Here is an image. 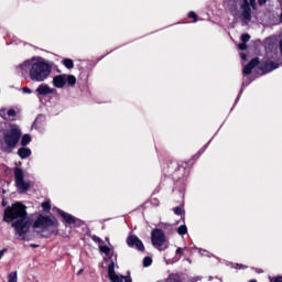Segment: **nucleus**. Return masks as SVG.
<instances>
[{
	"label": "nucleus",
	"mask_w": 282,
	"mask_h": 282,
	"mask_svg": "<svg viewBox=\"0 0 282 282\" xmlns=\"http://www.w3.org/2000/svg\"><path fill=\"white\" fill-rule=\"evenodd\" d=\"M280 52L282 54V40L280 41Z\"/></svg>",
	"instance_id": "obj_40"
},
{
	"label": "nucleus",
	"mask_w": 282,
	"mask_h": 282,
	"mask_svg": "<svg viewBox=\"0 0 282 282\" xmlns=\"http://www.w3.org/2000/svg\"><path fill=\"white\" fill-rule=\"evenodd\" d=\"M251 8H257V0H249Z\"/></svg>",
	"instance_id": "obj_30"
},
{
	"label": "nucleus",
	"mask_w": 282,
	"mask_h": 282,
	"mask_svg": "<svg viewBox=\"0 0 282 282\" xmlns=\"http://www.w3.org/2000/svg\"><path fill=\"white\" fill-rule=\"evenodd\" d=\"M151 263H153V259H151V257H145L143 259V265L144 268H149V265H151Z\"/></svg>",
	"instance_id": "obj_23"
},
{
	"label": "nucleus",
	"mask_w": 282,
	"mask_h": 282,
	"mask_svg": "<svg viewBox=\"0 0 282 282\" xmlns=\"http://www.w3.org/2000/svg\"><path fill=\"white\" fill-rule=\"evenodd\" d=\"M239 6L242 11V21H245V23H250V21H252V10L250 9V2L248 0H239Z\"/></svg>",
	"instance_id": "obj_7"
},
{
	"label": "nucleus",
	"mask_w": 282,
	"mask_h": 282,
	"mask_svg": "<svg viewBox=\"0 0 282 282\" xmlns=\"http://www.w3.org/2000/svg\"><path fill=\"white\" fill-rule=\"evenodd\" d=\"M259 65V58H253L250 61V63L243 67V74L245 76H249V74H252V69Z\"/></svg>",
	"instance_id": "obj_13"
},
{
	"label": "nucleus",
	"mask_w": 282,
	"mask_h": 282,
	"mask_svg": "<svg viewBox=\"0 0 282 282\" xmlns=\"http://www.w3.org/2000/svg\"><path fill=\"white\" fill-rule=\"evenodd\" d=\"M66 83H68L70 87H74V85H76V76L66 75Z\"/></svg>",
	"instance_id": "obj_18"
},
{
	"label": "nucleus",
	"mask_w": 282,
	"mask_h": 282,
	"mask_svg": "<svg viewBox=\"0 0 282 282\" xmlns=\"http://www.w3.org/2000/svg\"><path fill=\"white\" fill-rule=\"evenodd\" d=\"M188 17H189V19H195V21H197V14L195 12L191 11L188 13Z\"/></svg>",
	"instance_id": "obj_28"
},
{
	"label": "nucleus",
	"mask_w": 282,
	"mask_h": 282,
	"mask_svg": "<svg viewBox=\"0 0 282 282\" xmlns=\"http://www.w3.org/2000/svg\"><path fill=\"white\" fill-rule=\"evenodd\" d=\"M33 228L45 232V230H50V228H58V220L55 217L40 215L34 221Z\"/></svg>",
	"instance_id": "obj_4"
},
{
	"label": "nucleus",
	"mask_w": 282,
	"mask_h": 282,
	"mask_svg": "<svg viewBox=\"0 0 282 282\" xmlns=\"http://www.w3.org/2000/svg\"><path fill=\"white\" fill-rule=\"evenodd\" d=\"M53 85L57 89H63V87H65V85H67V75L63 74V75L55 76L53 78Z\"/></svg>",
	"instance_id": "obj_10"
},
{
	"label": "nucleus",
	"mask_w": 282,
	"mask_h": 282,
	"mask_svg": "<svg viewBox=\"0 0 282 282\" xmlns=\"http://www.w3.org/2000/svg\"><path fill=\"white\" fill-rule=\"evenodd\" d=\"M23 91L24 94H32V90L30 88H24Z\"/></svg>",
	"instance_id": "obj_34"
},
{
	"label": "nucleus",
	"mask_w": 282,
	"mask_h": 282,
	"mask_svg": "<svg viewBox=\"0 0 282 282\" xmlns=\"http://www.w3.org/2000/svg\"><path fill=\"white\" fill-rule=\"evenodd\" d=\"M227 10L230 12L231 17H239V7L235 0L227 2Z\"/></svg>",
	"instance_id": "obj_12"
},
{
	"label": "nucleus",
	"mask_w": 282,
	"mask_h": 282,
	"mask_svg": "<svg viewBox=\"0 0 282 282\" xmlns=\"http://www.w3.org/2000/svg\"><path fill=\"white\" fill-rule=\"evenodd\" d=\"M178 235H186L188 232V229L186 228V225H182L177 228Z\"/></svg>",
	"instance_id": "obj_22"
},
{
	"label": "nucleus",
	"mask_w": 282,
	"mask_h": 282,
	"mask_svg": "<svg viewBox=\"0 0 282 282\" xmlns=\"http://www.w3.org/2000/svg\"><path fill=\"white\" fill-rule=\"evenodd\" d=\"M7 116H9V118H14V116H17V111L14 109H9L7 111Z\"/></svg>",
	"instance_id": "obj_26"
},
{
	"label": "nucleus",
	"mask_w": 282,
	"mask_h": 282,
	"mask_svg": "<svg viewBox=\"0 0 282 282\" xmlns=\"http://www.w3.org/2000/svg\"><path fill=\"white\" fill-rule=\"evenodd\" d=\"M42 208L47 213L52 209V205L50 204V202H44L42 203Z\"/></svg>",
	"instance_id": "obj_24"
},
{
	"label": "nucleus",
	"mask_w": 282,
	"mask_h": 282,
	"mask_svg": "<svg viewBox=\"0 0 282 282\" xmlns=\"http://www.w3.org/2000/svg\"><path fill=\"white\" fill-rule=\"evenodd\" d=\"M108 276L111 282H131V276L116 274V269L113 263L109 264L108 267Z\"/></svg>",
	"instance_id": "obj_8"
},
{
	"label": "nucleus",
	"mask_w": 282,
	"mask_h": 282,
	"mask_svg": "<svg viewBox=\"0 0 282 282\" xmlns=\"http://www.w3.org/2000/svg\"><path fill=\"white\" fill-rule=\"evenodd\" d=\"M31 248H39V245H31Z\"/></svg>",
	"instance_id": "obj_41"
},
{
	"label": "nucleus",
	"mask_w": 282,
	"mask_h": 282,
	"mask_svg": "<svg viewBox=\"0 0 282 282\" xmlns=\"http://www.w3.org/2000/svg\"><path fill=\"white\" fill-rule=\"evenodd\" d=\"M176 254H184V251L182 250V248L176 249Z\"/></svg>",
	"instance_id": "obj_33"
},
{
	"label": "nucleus",
	"mask_w": 282,
	"mask_h": 282,
	"mask_svg": "<svg viewBox=\"0 0 282 282\" xmlns=\"http://www.w3.org/2000/svg\"><path fill=\"white\" fill-rule=\"evenodd\" d=\"M174 213H175V215H182V208L181 207H175Z\"/></svg>",
	"instance_id": "obj_29"
},
{
	"label": "nucleus",
	"mask_w": 282,
	"mask_h": 282,
	"mask_svg": "<svg viewBox=\"0 0 282 282\" xmlns=\"http://www.w3.org/2000/svg\"><path fill=\"white\" fill-rule=\"evenodd\" d=\"M7 279H8V282H18L17 271L9 273Z\"/></svg>",
	"instance_id": "obj_20"
},
{
	"label": "nucleus",
	"mask_w": 282,
	"mask_h": 282,
	"mask_svg": "<svg viewBox=\"0 0 282 282\" xmlns=\"http://www.w3.org/2000/svg\"><path fill=\"white\" fill-rule=\"evenodd\" d=\"M30 142H32V138L30 137V134H24L21 140L22 147H28Z\"/></svg>",
	"instance_id": "obj_17"
},
{
	"label": "nucleus",
	"mask_w": 282,
	"mask_h": 282,
	"mask_svg": "<svg viewBox=\"0 0 282 282\" xmlns=\"http://www.w3.org/2000/svg\"><path fill=\"white\" fill-rule=\"evenodd\" d=\"M151 239H152V246L159 249L160 252L169 248V243H166V235L162 231V229L152 230Z\"/></svg>",
	"instance_id": "obj_5"
},
{
	"label": "nucleus",
	"mask_w": 282,
	"mask_h": 282,
	"mask_svg": "<svg viewBox=\"0 0 282 282\" xmlns=\"http://www.w3.org/2000/svg\"><path fill=\"white\" fill-rule=\"evenodd\" d=\"M94 241H96L97 243H100V241H102V239L98 238V237H94Z\"/></svg>",
	"instance_id": "obj_35"
},
{
	"label": "nucleus",
	"mask_w": 282,
	"mask_h": 282,
	"mask_svg": "<svg viewBox=\"0 0 282 282\" xmlns=\"http://www.w3.org/2000/svg\"><path fill=\"white\" fill-rule=\"evenodd\" d=\"M279 68V64L276 62H269L264 64L263 72H272Z\"/></svg>",
	"instance_id": "obj_16"
},
{
	"label": "nucleus",
	"mask_w": 282,
	"mask_h": 282,
	"mask_svg": "<svg viewBox=\"0 0 282 282\" xmlns=\"http://www.w3.org/2000/svg\"><path fill=\"white\" fill-rule=\"evenodd\" d=\"M18 155H20L21 160H25V158H30L32 155V150L29 148H20L18 150Z\"/></svg>",
	"instance_id": "obj_15"
},
{
	"label": "nucleus",
	"mask_w": 282,
	"mask_h": 282,
	"mask_svg": "<svg viewBox=\"0 0 282 282\" xmlns=\"http://www.w3.org/2000/svg\"><path fill=\"white\" fill-rule=\"evenodd\" d=\"M80 274H83V269H80L78 272H77V275L80 276Z\"/></svg>",
	"instance_id": "obj_39"
},
{
	"label": "nucleus",
	"mask_w": 282,
	"mask_h": 282,
	"mask_svg": "<svg viewBox=\"0 0 282 282\" xmlns=\"http://www.w3.org/2000/svg\"><path fill=\"white\" fill-rule=\"evenodd\" d=\"M273 282H282V276L275 278Z\"/></svg>",
	"instance_id": "obj_36"
},
{
	"label": "nucleus",
	"mask_w": 282,
	"mask_h": 282,
	"mask_svg": "<svg viewBox=\"0 0 282 282\" xmlns=\"http://www.w3.org/2000/svg\"><path fill=\"white\" fill-rule=\"evenodd\" d=\"M15 186L19 193H25L30 191V182L25 181L23 170L17 167L14 170Z\"/></svg>",
	"instance_id": "obj_6"
},
{
	"label": "nucleus",
	"mask_w": 282,
	"mask_h": 282,
	"mask_svg": "<svg viewBox=\"0 0 282 282\" xmlns=\"http://www.w3.org/2000/svg\"><path fill=\"white\" fill-rule=\"evenodd\" d=\"M259 6H265L268 3V0H258Z\"/></svg>",
	"instance_id": "obj_32"
},
{
	"label": "nucleus",
	"mask_w": 282,
	"mask_h": 282,
	"mask_svg": "<svg viewBox=\"0 0 282 282\" xmlns=\"http://www.w3.org/2000/svg\"><path fill=\"white\" fill-rule=\"evenodd\" d=\"M25 205L21 202H17L4 209L3 221L7 224L12 223V228L15 230V235L22 241H25V235L30 230V221H28V212Z\"/></svg>",
	"instance_id": "obj_1"
},
{
	"label": "nucleus",
	"mask_w": 282,
	"mask_h": 282,
	"mask_svg": "<svg viewBox=\"0 0 282 282\" xmlns=\"http://www.w3.org/2000/svg\"><path fill=\"white\" fill-rule=\"evenodd\" d=\"M58 215H61V217H63L64 221H66V224H76V218H74V216H72V214H67L61 209H58Z\"/></svg>",
	"instance_id": "obj_14"
},
{
	"label": "nucleus",
	"mask_w": 282,
	"mask_h": 282,
	"mask_svg": "<svg viewBox=\"0 0 282 282\" xmlns=\"http://www.w3.org/2000/svg\"><path fill=\"white\" fill-rule=\"evenodd\" d=\"M280 23H282V12H281V14H280Z\"/></svg>",
	"instance_id": "obj_42"
},
{
	"label": "nucleus",
	"mask_w": 282,
	"mask_h": 282,
	"mask_svg": "<svg viewBox=\"0 0 282 282\" xmlns=\"http://www.w3.org/2000/svg\"><path fill=\"white\" fill-rule=\"evenodd\" d=\"M239 50H248V44H246V42H242L238 45Z\"/></svg>",
	"instance_id": "obj_27"
},
{
	"label": "nucleus",
	"mask_w": 282,
	"mask_h": 282,
	"mask_svg": "<svg viewBox=\"0 0 282 282\" xmlns=\"http://www.w3.org/2000/svg\"><path fill=\"white\" fill-rule=\"evenodd\" d=\"M20 69L22 74L29 69V77L34 83H43L52 74V66L44 58H37L32 62L26 61L20 65Z\"/></svg>",
	"instance_id": "obj_2"
},
{
	"label": "nucleus",
	"mask_w": 282,
	"mask_h": 282,
	"mask_svg": "<svg viewBox=\"0 0 282 282\" xmlns=\"http://www.w3.org/2000/svg\"><path fill=\"white\" fill-rule=\"evenodd\" d=\"M63 65L66 67V69H74V61L69 58L64 59Z\"/></svg>",
	"instance_id": "obj_19"
},
{
	"label": "nucleus",
	"mask_w": 282,
	"mask_h": 282,
	"mask_svg": "<svg viewBox=\"0 0 282 282\" xmlns=\"http://www.w3.org/2000/svg\"><path fill=\"white\" fill-rule=\"evenodd\" d=\"M99 250L100 252H104V254H106L107 257H109V254L111 253V249L107 246H100Z\"/></svg>",
	"instance_id": "obj_21"
},
{
	"label": "nucleus",
	"mask_w": 282,
	"mask_h": 282,
	"mask_svg": "<svg viewBox=\"0 0 282 282\" xmlns=\"http://www.w3.org/2000/svg\"><path fill=\"white\" fill-rule=\"evenodd\" d=\"M7 252H8V249L0 250V259H2L3 254H6Z\"/></svg>",
	"instance_id": "obj_31"
},
{
	"label": "nucleus",
	"mask_w": 282,
	"mask_h": 282,
	"mask_svg": "<svg viewBox=\"0 0 282 282\" xmlns=\"http://www.w3.org/2000/svg\"><path fill=\"white\" fill-rule=\"evenodd\" d=\"M40 96H47L48 94H56V90L54 88L48 87L46 84L40 85L36 90Z\"/></svg>",
	"instance_id": "obj_11"
},
{
	"label": "nucleus",
	"mask_w": 282,
	"mask_h": 282,
	"mask_svg": "<svg viewBox=\"0 0 282 282\" xmlns=\"http://www.w3.org/2000/svg\"><path fill=\"white\" fill-rule=\"evenodd\" d=\"M127 243L129 248H137L139 252H144V243H142V240L138 238L135 235H131L127 238Z\"/></svg>",
	"instance_id": "obj_9"
},
{
	"label": "nucleus",
	"mask_w": 282,
	"mask_h": 282,
	"mask_svg": "<svg viewBox=\"0 0 282 282\" xmlns=\"http://www.w3.org/2000/svg\"><path fill=\"white\" fill-rule=\"evenodd\" d=\"M247 57H248V56H247L245 53H241V58H242V61H246Z\"/></svg>",
	"instance_id": "obj_37"
},
{
	"label": "nucleus",
	"mask_w": 282,
	"mask_h": 282,
	"mask_svg": "<svg viewBox=\"0 0 282 282\" xmlns=\"http://www.w3.org/2000/svg\"><path fill=\"white\" fill-rule=\"evenodd\" d=\"M21 140V129L17 126H11L9 130L3 132V138L0 140V149L4 153H12Z\"/></svg>",
	"instance_id": "obj_3"
},
{
	"label": "nucleus",
	"mask_w": 282,
	"mask_h": 282,
	"mask_svg": "<svg viewBox=\"0 0 282 282\" xmlns=\"http://www.w3.org/2000/svg\"><path fill=\"white\" fill-rule=\"evenodd\" d=\"M0 116L2 117V118H6V112L2 110V111H0Z\"/></svg>",
	"instance_id": "obj_38"
},
{
	"label": "nucleus",
	"mask_w": 282,
	"mask_h": 282,
	"mask_svg": "<svg viewBox=\"0 0 282 282\" xmlns=\"http://www.w3.org/2000/svg\"><path fill=\"white\" fill-rule=\"evenodd\" d=\"M241 41H242V43H248V41H250V34H248V33L242 34Z\"/></svg>",
	"instance_id": "obj_25"
}]
</instances>
